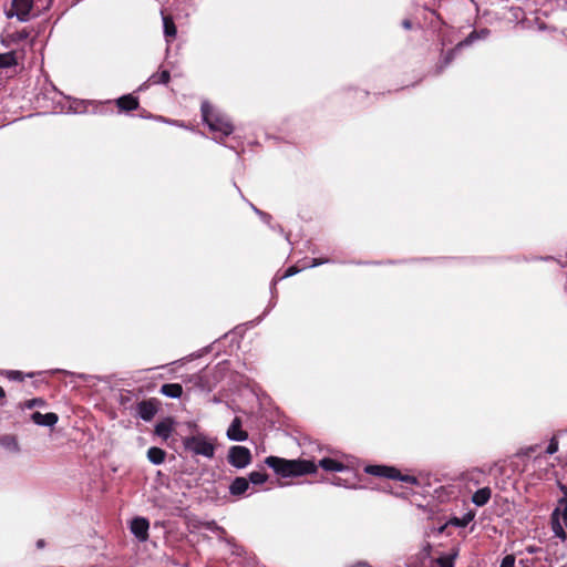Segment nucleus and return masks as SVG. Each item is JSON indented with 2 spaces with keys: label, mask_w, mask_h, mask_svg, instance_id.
<instances>
[{
  "label": "nucleus",
  "mask_w": 567,
  "mask_h": 567,
  "mask_svg": "<svg viewBox=\"0 0 567 567\" xmlns=\"http://www.w3.org/2000/svg\"><path fill=\"white\" fill-rule=\"evenodd\" d=\"M227 437L230 441L243 442L248 439V433L243 430V423L239 417H235L227 430Z\"/></svg>",
  "instance_id": "obj_10"
},
{
  "label": "nucleus",
  "mask_w": 567,
  "mask_h": 567,
  "mask_svg": "<svg viewBox=\"0 0 567 567\" xmlns=\"http://www.w3.org/2000/svg\"><path fill=\"white\" fill-rule=\"evenodd\" d=\"M267 481V474L262 472H251L249 474V482L252 484H262Z\"/></svg>",
  "instance_id": "obj_24"
},
{
  "label": "nucleus",
  "mask_w": 567,
  "mask_h": 567,
  "mask_svg": "<svg viewBox=\"0 0 567 567\" xmlns=\"http://www.w3.org/2000/svg\"><path fill=\"white\" fill-rule=\"evenodd\" d=\"M365 472L374 476L394 478L411 484L417 483L416 477L411 475H401V473L395 467L383 465H369L365 467Z\"/></svg>",
  "instance_id": "obj_5"
},
{
  "label": "nucleus",
  "mask_w": 567,
  "mask_h": 567,
  "mask_svg": "<svg viewBox=\"0 0 567 567\" xmlns=\"http://www.w3.org/2000/svg\"><path fill=\"white\" fill-rule=\"evenodd\" d=\"M16 16L21 22H27L34 17V6L32 0H12L11 11L7 13L8 18Z\"/></svg>",
  "instance_id": "obj_6"
},
{
  "label": "nucleus",
  "mask_w": 567,
  "mask_h": 567,
  "mask_svg": "<svg viewBox=\"0 0 567 567\" xmlns=\"http://www.w3.org/2000/svg\"><path fill=\"white\" fill-rule=\"evenodd\" d=\"M491 495L492 491L489 487L480 488L473 494L472 502L476 506H484L489 501Z\"/></svg>",
  "instance_id": "obj_16"
},
{
  "label": "nucleus",
  "mask_w": 567,
  "mask_h": 567,
  "mask_svg": "<svg viewBox=\"0 0 567 567\" xmlns=\"http://www.w3.org/2000/svg\"><path fill=\"white\" fill-rule=\"evenodd\" d=\"M150 523L144 517H135L131 522V532L140 540L145 542L148 538Z\"/></svg>",
  "instance_id": "obj_8"
},
{
  "label": "nucleus",
  "mask_w": 567,
  "mask_h": 567,
  "mask_svg": "<svg viewBox=\"0 0 567 567\" xmlns=\"http://www.w3.org/2000/svg\"><path fill=\"white\" fill-rule=\"evenodd\" d=\"M44 404V401L42 399H32V400H29L25 402V406L28 409H32L34 406H38V405H43Z\"/></svg>",
  "instance_id": "obj_30"
},
{
  "label": "nucleus",
  "mask_w": 567,
  "mask_h": 567,
  "mask_svg": "<svg viewBox=\"0 0 567 567\" xmlns=\"http://www.w3.org/2000/svg\"><path fill=\"white\" fill-rule=\"evenodd\" d=\"M6 396L4 390L0 386V399H3Z\"/></svg>",
  "instance_id": "obj_33"
},
{
  "label": "nucleus",
  "mask_w": 567,
  "mask_h": 567,
  "mask_svg": "<svg viewBox=\"0 0 567 567\" xmlns=\"http://www.w3.org/2000/svg\"><path fill=\"white\" fill-rule=\"evenodd\" d=\"M319 264H320V262H318V261H316V260H315V261H313V264H312V266H318Z\"/></svg>",
  "instance_id": "obj_37"
},
{
  "label": "nucleus",
  "mask_w": 567,
  "mask_h": 567,
  "mask_svg": "<svg viewBox=\"0 0 567 567\" xmlns=\"http://www.w3.org/2000/svg\"><path fill=\"white\" fill-rule=\"evenodd\" d=\"M37 545L39 548H42L44 546V543H43V540H39Z\"/></svg>",
  "instance_id": "obj_34"
},
{
  "label": "nucleus",
  "mask_w": 567,
  "mask_h": 567,
  "mask_svg": "<svg viewBox=\"0 0 567 567\" xmlns=\"http://www.w3.org/2000/svg\"><path fill=\"white\" fill-rule=\"evenodd\" d=\"M174 420L171 419V417H166L165 420L158 422L156 425H155V433L162 437L163 440H167L173 430H174Z\"/></svg>",
  "instance_id": "obj_12"
},
{
  "label": "nucleus",
  "mask_w": 567,
  "mask_h": 567,
  "mask_svg": "<svg viewBox=\"0 0 567 567\" xmlns=\"http://www.w3.org/2000/svg\"><path fill=\"white\" fill-rule=\"evenodd\" d=\"M473 518H474V514L467 513L462 518H454L453 524L461 526V527H465L471 520H473Z\"/></svg>",
  "instance_id": "obj_26"
},
{
  "label": "nucleus",
  "mask_w": 567,
  "mask_h": 567,
  "mask_svg": "<svg viewBox=\"0 0 567 567\" xmlns=\"http://www.w3.org/2000/svg\"><path fill=\"white\" fill-rule=\"evenodd\" d=\"M116 104L122 111H133L138 107V100L128 94L117 99Z\"/></svg>",
  "instance_id": "obj_15"
},
{
  "label": "nucleus",
  "mask_w": 567,
  "mask_h": 567,
  "mask_svg": "<svg viewBox=\"0 0 567 567\" xmlns=\"http://www.w3.org/2000/svg\"><path fill=\"white\" fill-rule=\"evenodd\" d=\"M265 463L282 477L301 476L317 471V465L308 460H286L278 456H268Z\"/></svg>",
  "instance_id": "obj_1"
},
{
  "label": "nucleus",
  "mask_w": 567,
  "mask_h": 567,
  "mask_svg": "<svg viewBox=\"0 0 567 567\" xmlns=\"http://www.w3.org/2000/svg\"><path fill=\"white\" fill-rule=\"evenodd\" d=\"M163 27L165 37L175 38L177 30L172 17L163 16Z\"/></svg>",
  "instance_id": "obj_20"
},
{
  "label": "nucleus",
  "mask_w": 567,
  "mask_h": 567,
  "mask_svg": "<svg viewBox=\"0 0 567 567\" xmlns=\"http://www.w3.org/2000/svg\"><path fill=\"white\" fill-rule=\"evenodd\" d=\"M34 6V17L50 9L53 0H32Z\"/></svg>",
  "instance_id": "obj_22"
},
{
  "label": "nucleus",
  "mask_w": 567,
  "mask_h": 567,
  "mask_svg": "<svg viewBox=\"0 0 567 567\" xmlns=\"http://www.w3.org/2000/svg\"><path fill=\"white\" fill-rule=\"evenodd\" d=\"M319 465L328 472H342L346 468L342 463L329 457L322 458Z\"/></svg>",
  "instance_id": "obj_17"
},
{
  "label": "nucleus",
  "mask_w": 567,
  "mask_h": 567,
  "mask_svg": "<svg viewBox=\"0 0 567 567\" xmlns=\"http://www.w3.org/2000/svg\"><path fill=\"white\" fill-rule=\"evenodd\" d=\"M31 420L40 426H53L56 424L59 417L55 413L49 412L45 414H42L40 412H34L31 415Z\"/></svg>",
  "instance_id": "obj_11"
},
{
  "label": "nucleus",
  "mask_w": 567,
  "mask_h": 567,
  "mask_svg": "<svg viewBox=\"0 0 567 567\" xmlns=\"http://www.w3.org/2000/svg\"><path fill=\"white\" fill-rule=\"evenodd\" d=\"M249 487V481L245 477H236L229 486L231 495L239 496L244 494Z\"/></svg>",
  "instance_id": "obj_14"
},
{
  "label": "nucleus",
  "mask_w": 567,
  "mask_h": 567,
  "mask_svg": "<svg viewBox=\"0 0 567 567\" xmlns=\"http://www.w3.org/2000/svg\"><path fill=\"white\" fill-rule=\"evenodd\" d=\"M7 375L11 380H22V373L20 371L11 370L7 372Z\"/></svg>",
  "instance_id": "obj_31"
},
{
  "label": "nucleus",
  "mask_w": 567,
  "mask_h": 567,
  "mask_svg": "<svg viewBox=\"0 0 567 567\" xmlns=\"http://www.w3.org/2000/svg\"><path fill=\"white\" fill-rule=\"evenodd\" d=\"M202 116L212 132L220 133L227 136L233 133V124L223 115L215 112L208 102L202 103Z\"/></svg>",
  "instance_id": "obj_2"
},
{
  "label": "nucleus",
  "mask_w": 567,
  "mask_h": 567,
  "mask_svg": "<svg viewBox=\"0 0 567 567\" xmlns=\"http://www.w3.org/2000/svg\"><path fill=\"white\" fill-rule=\"evenodd\" d=\"M557 451H558V441L555 437H553L546 449V453L551 455V454L556 453Z\"/></svg>",
  "instance_id": "obj_28"
},
{
  "label": "nucleus",
  "mask_w": 567,
  "mask_h": 567,
  "mask_svg": "<svg viewBox=\"0 0 567 567\" xmlns=\"http://www.w3.org/2000/svg\"><path fill=\"white\" fill-rule=\"evenodd\" d=\"M157 401L155 399L143 400L137 404V414L144 421H151L157 413Z\"/></svg>",
  "instance_id": "obj_9"
},
{
  "label": "nucleus",
  "mask_w": 567,
  "mask_h": 567,
  "mask_svg": "<svg viewBox=\"0 0 567 567\" xmlns=\"http://www.w3.org/2000/svg\"><path fill=\"white\" fill-rule=\"evenodd\" d=\"M185 449L194 455L212 458L215 455V445L204 434H197L183 440Z\"/></svg>",
  "instance_id": "obj_4"
},
{
  "label": "nucleus",
  "mask_w": 567,
  "mask_h": 567,
  "mask_svg": "<svg viewBox=\"0 0 567 567\" xmlns=\"http://www.w3.org/2000/svg\"><path fill=\"white\" fill-rule=\"evenodd\" d=\"M0 445L6 450L18 453L20 451V446L18 440L13 435H3L0 437Z\"/></svg>",
  "instance_id": "obj_18"
},
{
  "label": "nucleus",
  "mask_w": 567,
  "mask_h": 567,
  "mask_svg": "<svg viewBox=\"0 0 567 567\" xmlns=\"http://www.w3.org/2000/svg\"><path fill=\"white\" fill-rule=\"evenodd\" d=\"M165 451H163L162 449L159 447H150L148 451H147V457L150 460V462H152L153 464H162L164 461H165Z\"/></svg>",
  "instance_id": "obj_19"
},
{
  "label": "nucleus",
  "mask_w": 567,
  "mask_h": 567,
  "mask_svg": "<svg viewBox=\"0 0 567 567\" xmlns=\"http://www.w3.org/2000/svg\"><path fill=\"white\" fill-rule=\"evenodd\" d=\"M437 563L440 564V567H453L454 565V556H445L437 558Z\"/></svg>",
  "instance_id": "obj_27"
},
{
  "label": "nucleus",
  "mask_w": 567,
  "mask_h": 567,
  "mask_svg": "<svg viewBox=\"0 0 567 567\" xmlns=\"http://www.w3.org/2000/svg\"><path fill=\"white\" fill-rule=\"evenodd\" d=\"M159 392L172 399H179L183 394V386L178 383H165L161 386Z\"/></svg>",
  "instance_id": "obj_13"
},
{
  "label": "nucleus",
  "mask_w": 567,
  "mask_h": 567,
  "mask_svg": "<svg viewBox=\"0 0 567 567\" xmlns=\"http://www.w3.org/2000/svg\"><path fill=\"white\" fill-rule=\"evenodd\" d=\"M228 462L236 468H244L250 464L251 453L246 446H231L228 452Z\"/></svg>",
  "instance_id": "obj_7"
},
{
  "label": "nucleus",
  "mask_w": 567,
  "mask_h": 567,
  "mask_svg": "<svg viewBox=\"0 0 567 567\" xmlns=\"http://www.w3.org/2000/svg\"><path fill=\"white\" fill-rule=\"evenodd\" d=\"M560 489L564 496L558 501V505L551 514V527L555 536L564 540L566 532L563 525L567 528V487L561 485Z\"/></svg>",
  "instance_id": "obj_3"
},
{
  "label": "nucleus",
  "mask_w": 567,
  "mask_h": 567,
  "mask_svg": "<svg viewBox=\"0 0 567 567\" xmlns=\"http://www.w3.org/2000/svg\"><path fill=\"white\" fill-rule=\"evenodd\" d=\"M17 64L16 55L13 52L0 54V69L10 68Z\"/></svg>",
  "instance_id": "obj_23"
},
{
  "label": "nucleus",
  "mask_w": 567,
  "mask_h": 567,
  "mask_svg": "<svg viewBox=\"0 0 567 567\" xmlns=\"http://www.w3.org/2000/svg\"><path fill=\"white\" fill-rule=\"evenodd\" d=\"M515 557L513 555H507L503 558L499 567H514Z\"/></svg>",
  "instance_id": "obj_29"
},
{
  "label": "nucleus",
  "mask_w": 567,
  "mask_h": 567,
  "mask_svg": "<svg viewBox=\"0 0 567 567\" xmlns=\"http://www.w3.org/2000/svg\"><path fill=\"white\" fill-rule=\"evenodd\" d=\"M169 78V72L167 70H163L161 72L152 74L148 79V82L151 84H166L168 83Z\"/></svg>",
  "instance_id": "obj_21"
},
{
  "label": "nucleus",
  "mask_w": 567,
  "mask_h": 567,
  "mask_svg": "<svg viewBox=\"0 0 567 567\" xmlns=\"http://www.w3.org/2000/svg\"><path fill=\"white\" fill-rule=\"evenodd\" d=\"M357 567H365V564H364V563H359V564L357 565Z\"/></svg>",
  "instance_id": "obj_36"
},
{
  "label": "nucleus",
  "mask_w": 567,
  "mask_h": 567,
  "mask_svg": "<svg viewBox=\"0 0 567 567\" xmlns=\"http://www.w3.org/2000/svg\"><path fill=\"white\" fill-rule=\"evenodd\" d=\"M489 34V31L487 29H483L480 31V33H477L476 31H473L468 34V37L466 38L465 40V43H472L475 39H478V38H485Z\"/></svg>",
  "instance_id": "obj_25"
},
{
  "label": "nucleus",
  "mask_w": 567,
  "mask_h": 567,
  "mask_svg": "<svg viewBox=\"0 0 567 567\" xmlns=\"http://www.w3.org/2000/svg\"><path fill=\"white\" fill-rule=\"evenodd\" d=\"M292 274H295V270H293L292 268H290V269L288 270V272H287V276H290V275H292Z\"/></svg>",
  "instance_id": "obj_35"
},
{
  "label": "nucleus",
  "mask_w": 567,
  "mask_h": 567,
  "mask_svg": "<svg viewBox=\"0 0 567 567\" xmlns=\"http://www.w3.org/2000/svg\"><path fill=\"white\" fill-rule=\"evenodd\" d=\"M403 27H404L405 29H410V28H411V22H410L409 20H404V21H403Z\"/></svg>",
  "instance_id": "obj_32"
}]
</instances>
